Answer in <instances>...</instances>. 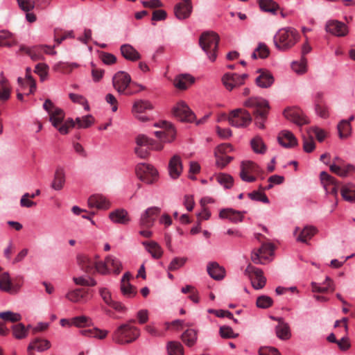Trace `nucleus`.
<instances>
[{
	"instance_id": "nucleus-8",
	"label": "nucleus",
	"mask_w": 355,
	"mask_h": 355,
	"mask_svg": "<svg viewBox=\"0 0 355 355\" xmlns=\"http://www.w3.org/2000/svg\"><path fill=\"white\" fill-rule=\"evenodd\" d=\"M78 264L85 272L94 275L98 272V266L100 264L98 256L91 257L86 254H79L77 257Z\"/></svg>"
},
{
	"instance_id": "nucleus-64",
	"label": "nucleus",
	"mask_w": 355,
	"mask_h": 355,
	"mask_svg": "<svg viewBox=\"0 0 355 355\" xmlns=\"http://www.w3.org/2000/svg\"><path fill=\"white\" fill-rule=\"evenodd\" d=\"M48 71L49 67L47 64L44 63H39L35 66L34 72L38 74L41 80L43 81L45 80L48 74Z\"/></svg>"
},
{
	"instance_id": "nucleus-48",
	"label": "nucleus",
	"mask_w": 355,
	"mask_h": 355,
	"mask_svg": "<svg viewBox=\"0 0 355 355\" xmlns=\"http://www.w3.org/2000/svg\"><path fill=\"white\" fill-rule=\"evenodd\" d=\"M168 355H184V347L178 341H170L167 344Z\"/></svg>"
},
{
	"instance_id": "nucleus-35",
	"label": "nucleus",
	"mask_w": 355,
	"mask_h": 355,
	"mask_svg": "<svg viewBox=\"0 0 355 355\" xmlns=\"http://www.w3.org/2000/svg\"><path fill=\"white\" fill-rule=\"evenodd\" d=\"M219 217L220 218H227L234 223H237L243 220V215L241 211L227 208L223 209L220 211Z\"/></svg>"
},
{
	"instance_id": "nucleus-17",
	"label": "nucleus",
	"mask_w": 355,
	"mask_h": 355,
	"mask_svg": "<svg viewBox=\"0 0 355 355\" xmlns=\"http://www.w3.org/2000/svg\"><path fill=\"white\" fill-rule=\"evenodd\" d=\"M19 51L21 53H24L28 55L33 60H40L41 58L42 51H44L47 54L54 55L56 53V51L53 50V47L46 45L35 46L31 49L25 46H21Z\"/></svg>"
},
{
	"instance_id": "nucleus-26",
	"label": "nucleus",
	"mask_w": 355,
	"mask_h": 355,
	"mask_svg": "<svg viewBox=\"0 0 355 355\" xmlns=\"http://www.w3.org/2000/svg\"><path fill=\"white\" fill-rule=\"evenodd\" d=\"M182 164L179 155H174L168 164V172L170 176L173 179H177L182 171Z\"/></svg>"
},
{
	"instance_id": "nucleus-5",
	"label": "nucleus",
	"mask_w": 355,
	"mask_h": 355,
	"mask_svg": "<svg viewBox=\"0 0 355 355\" xmlns=\"http://www.w3.org/2000/svg\"><path fill=\"white\" fill-rule=\"evenodd\" d=\"M50 121L52 125L63 135L67 134L69 129L73 128L75 125L73 119H69L63 123L64 119V112L60 108H55L53 112L49 114Z\"/></svg>"
},
{
	"instance_id": "nucleus-1",
	"label": "nucleus",
	"mask_w": 355,
	"mask_h": 355,
	"mask_svg": "<svg viewBox=\"0 0 355 355\" xmlns=\"http://www.w3.org/2000/svg\"><path fill=\"white\" fill-rule=\"evenodd\" d=\"M299 32L292 27L279 29L274 36L275 47L282 51H287L293 48L300 40Z\"/></svg>"
},
{
	"instance_id": "nucleus-30",
	"label": "nucleus",
	"mask_w": 355,
	"mask_h": 355,
	"mask_svg": "<svg viewBox=\"0 0 355 355\" xmlns=\"http://www.w3.org/2000/svg\"><path fill=\"white\" fill-rule=\"evenodd\" d=\"M88 205L89 207H96L99 209H107L110 207L109 201L101 195H93L88 199Z\"/></svg>"
},
{
	"instance_id": "nucleus-36",
	"label": "nucleus",
	"mask_w": 355,
	"mask_h": 355,
	"mask_svg": "<svg viewBox=\"0 0 355 355\" xmlns=\"http://www.w3.org/2000/svg\"><path fill=\"white\" fill-rule=\"evenodd\" d=\"M194 83V78L189 74H180L174 79L173 85L179 89H186Z\"/></svg>"
},
{
	"instance_id": "nucleus-50",
	"label": "nucleus",
	"mask_w": 355,
	"mask_h": 355,
	"mask_svg": "<svg viewBox=\"0 0 355 355\" xmlns=\"http://www.w3.org/2000/svg\"><path fill=\"white\" fill-rule=\"evenodd\" d=\"M269 53L270 51L268 46L265 44L260 43L252 53V58L257 59L259 58L264 59L269 55Z\"/></svg>"
},
{
	"instance_id": "nucleus-28",
	"label": "nucleus",
	"mask_w": 355,
	"mask_h": 355,
	"mask_svg": "<svg viewBox=\"0 0 355 355\" xmlns=\"http://www.w3.org/2000/svg\"><path fill=\"white\" fill-rule=\"evenodd\" d=\"M131 275L130 272H125L121 280V291L122 293L127 297H133L137 293V289L130 284Z\"/></svg>"
},
{
	"instance_id": "nucleus-6",
	"label": "nucleus",
	"mask_w": 355,
	"mask_h": 355,
	"mask_svg": "<svg viewBox=\"0 0 355 355\" xmlns=\"http://www.w3.org/2000/svg\"><path fill=\"white\" fill-rule=\"evenodd\" d=\"M252 121L250 112L244 109H236L232 110L228 116L229 123L236 128H244Z\"/></svg>"
},
{
	"instance_id": "nucleus-62",
	"label": "nucleus",
	"mask_w": 355,
	"mask_h": 355,
	"mask_svg": "<svg viewBox=\"0 0 355 355\" xmlns=\"http://www.w3.org/2000/svg\"><path fill=\"white\" fill-rule=\"evenodd\" d=\"M73 280L77 285L84 286H94L96 285V282L92 277L85 278L83 277H73Z\"/></svg>"
},
{
	"instance_id": "nucleus-39",
	"label": "nucleus",
	"mask_w": 355,
	"mask_h": 355,
	"mask_svg": "<svg viewBox=\"0 0 355 355\" xmlns=\"http://www.w3.org/2000/svg\"><path fill=\"white\" fill-rule=\"evenodd\" d=\"M181 340L189 347L194 346L198 340V331L193 329H188L183 332Z\"/></svg>"
},
{
	"instance_id": "nucleus-29",
	"label": "nucleus",
	"mask_w": 355,
	"mask_h": 355,
	"mask_svg": "<svg viewBox=\"0 0 355 355\" xmlns=\"http://www.w3.org/2000/svg\"><path fill=\"white\" fill-rule=\"evenodd\" d=\"M51 347V343L46 339L37 338L34 339L28 346V353L29 355H33V350L36 349L38 352H43Z\"/></svg>"
},
{
	"instance_id": "nucleus-49",
	"label": "nucleus",
	"mask_w": 355,
	"mask_h": 355,
	"mask_svg": "<svg viewBox=\"0 0 355 355\" xmlns=\"http://www.w3.org/2000/svg\"><path fill=\"white\" fill-rule=\"evenodd\" d=\"M351 125L348 121L343 120L338 125V130L340 139L347 138L351 134Z\"/></svg>"
},
{
	"instance_id": "nucleus-16",
	"label": "nucleus",
	"mask_w": 355,
	"mask_h": 355,
	"mask_svg": "<svg viewBox=\"0 0 355 355\" xmlns=\"http://www.w3.org/2000/svg\"><path fill=\"white\" fill-rule=\"evenodd\" d=\"M162 130L156 131L155 136L161 139L164 142H171L175 137V130L173 125L166 121H163L158 124Z\"/></svg>"
},
{
	"instance_id": "nucleus-21",
	"label": "nucleus",
	"mask_w": 355,
	"mask_h": 355,
	"mask_svg": "<svg viewBox=\"0 0 355 355\" xmlns=\"http://www.w3.org/2000/svg\"><path fill=\"white\" fill-rule=\"evenodd\" d=\"M192 4L191 0H182L174 7V13L179 19L188 18L192 12Z\"/></svg>"
},
{
	"instance_id": "nucleus-32",
	"label": "nucleus",
	"mask_w": 355,
	"mask_h": 355,
	"mask_svg": "<svg viewBox=\"0 0 355 355\" xmlns=\"http://www.w3.org/2000/svg\"><path fill=\"white\" fill-rule=\"evenodd\" d=\"M207 270L210 277L216 280H220L225 277V268L217 262L209 263Z\"/></svg>"
},
{
	"instance_id": "nucleus-23",
	"label": "nucleus",
	"mask_w": 355,
	"mask_h": 355,
	"mask_svg": "<svg viewBox=\"0 0 355 355\" xmlns=\"http://www.w3.org/2000/svg\"><path fill=\"white\" fill-rule=\"evenodd\" d=\"M279 144L284 148H293L297 145L295 135L289 130H282L277 137Z\"/></svg>"
},
{
	"instance_id": "nucleus-55",
	"label": "nucleus",
	"mask_w": 355,
	"mask_h": 355,
	"mask_svg": "<svg viewBox=\"0 0 355 355\" xmlns=\"http://www.w3.org/2000/svg\"><path fill=\"white\" fill-rule=\"evenodd\" d=\"M15 43V40L12 33L7 31H2L0 33V46H11Z\"/></svg>"
},
{
	"instance_id": "nucleus-34",
	"label": "nucleus",
	"mask_w": 355,
	"mask_h": 355,
	"mask_svg": "<svg viewBox=\"0 0 355 355\" xmlns=\"http://www.w3.org/2000/svg\"><path fill=\"white\" fill-rule=\"evenodd\" d=\"M137 146L151 147L152 149L156 150H161L163 149V144L157 143L153 139L148 138L146 136L141 135H139L136 139Z\"/></svg>"
},
{
	"instance_id": "nucleus-20",
	"label": "nucleus",
	"mask_w": 355,
	"mask_h": 355,
	"mask_svg": "<svg viewBox=\"0 0 355 355\" xmlns=\"http://www.w3.org/2000/svg\"><path fill=\"white\" fill-rule=\"evenodd\" d=\"M325 28L328 33L338 37H344L348 33L347 26L344 23L337 20L328 21Z\"/></svg>"
},
{
	"instance_id": "nucleus-53",
	"label": "nucleus",
	"mask_w": 355,
	"mask_h": 355,
	"mask_svg": "<svg viewBox=\"0 0 355 355\" xmlns=\"http://www.w3.org/2000/svg\"><path fill=\"white\" fill-rule=\"evenodd\" d=\"M216 179L217 182L225 189H230L233 185L234 179L229 174L219 173L216 175Z\"/></svg>"
},
{
	"instance_id": "nucleus-42",
	"label": "nucleus",
	"mask_w": 355,
	"mask_h": 355,
	"mask_svg": "<svg viewBox=\"0 0 355 355\" xmlns=\"http://www.w3.org/2000/svg\"><path fill=\"white\" fill-rule=\"evenodd\" d=\"M0 289L10 293H14L18 291V289L15 288L12 286L9 274L8 272L0 274Z\"/></svg>"
},
{
	"instance_id": "nucleus-57",
	"label": "nucleus",
	"mask_w": 355,
	"mask_h": 355,
	"mask_svg": "<svg viewBox=\"0 0 355 355\" xmlns=\"http://www.w3.org/2000/svg\"><path fill=\"white\" fill-rule=\"evenodd\" d=\"M292 69L297 73H304L306 71V59L302 57L300 61H294L291 64Z\"/></svg>"
},
{
	"instance_id": "nucleus-27",
	"label": "nucleus",
	"mask_w": 355,
	"mask_h": 355,
	"mask_svg": "<svg viewBox=\"0 0 355 355\" xmlns=\"http://www.w3.org/2000/svg\"><path fill=\"white\" fill-rule=\"evenodd\" d=\"M300 232L299 236L297 237V241L302 243H306L308 240H310L317 232L318 230L315 227L311 225H307L302 230L300 227H296L294 231V234Z\"/></svg>"
},
{
	"instance_id": "nucleus-37",
	"label": "nucleus",
	"mask_w": 355,
	"mask_h": 355,
	"mask_svg": "<svg viewBox=\"0 0 355 355\" xmlns=\"http://www.w3.org/2000/svg\"><path fill=\"white\" fill-rule=\"evenodd\" d=\"M121 55L126 59L130 61H136L140 59L141 55L131 45L125 44L121 46Z\"/></svg>"
},
{
	"instance_id": "nucleus-19",
	"label": "nucleus",
	"mask_w": 355,
	"mask_h": 355,
	"mask_svg": "<svg viewBox=\"0 0 355 355\" xmlns=\"http://www.w3.org/2000/svg\"><path fill=\"white\" fill-rule=\"evenodd\" d=\"M320 179L326 191L328 193L337 196L338 192V184L336 179L329 175L325 171L321 172Z\"/></svg>"
},
{
	"instance_id": "nucleus-63",
	"label": "nucleus",
	"mask_w": 355,
	"mask_h": 355,
	"mask_svg": "<svg viewBox=\"0 0 355 355\" xmlns=\"http://www.w3.org/2000/svg\"><path fill=\"white\" fill-rule=\"evenodd\" d=\"M73 37V31H62V30L55 31V41L60 44L63 40L68 37Z\"/></svg>"
},
{
	"instance_id": "nucleus-46",
	"label": "nucleus",
	"mask_w": 355,
	"mask_h": 355,
	"mask_svg": "<svg viewBox=\"0 0 355 355\" xmlns=\"http://www.w3.org/2000/svg\"><path fill=\"white\" fill-rule=\"evenodd\" d=\"M87 291L83 289H75L69 291L66 297L73 302H80L84 300L86 297Z\"/></svg>"
},
{
	"instance_id": "nucleus-4",
	"label": "nucleus",
	"mask_w": 355,
	"mask_h": 355,
	"mask_svg": "<svg viewBox=\"0 0 355 355\" xmlns=\"http://www.w3.org/2000/svg\"><path fill=\"white\" fill-rule=\"evenodd\" d=\"M219 40L218 35L214 32H205L200 37V46L211 62L216 59Z\"/></svg>"
},
{
	"instance_id": "nucleus-31",
	"label": "nucleus",
	"mask_w": 355,
	"mask_h": 355,
	"mask_svg": "<svg viewBox=\"0 0 355 355\" xmlns=\"http://www.w3.org/2000/svg\"><path fill=\"white\" fill-rule=\"evenodd\" d=\"M260 74L256 78V84L261 88L270 87L274 83L272 75L268 71L259 70Z\"/></svg>"
},
{
	"instance_id": "nucleus-58",
	"label": "nucleus",
	"mask_w": 355,
	"mask_h": 355,
	"mask_svg": "<svg viewBox=\"0 0 355 355\" xmlns=\"http://www.w3.org/2000/svg\"><path fill=\"white\" fill-rule=\"evenodd\" d=\"M256 304L260 309H268L273 304L272 299L267 295H261L257 297Z\"/></svg>"
},
{
	"instance_id": "nucleus-9",
	"label": "nucleus",
	"mask_w": 355,
	"mask_h": 355,
	"mask_svg": "<svg viewBox=\"0 0 355 355\" xmlns=\"http://www.w3.org/2000/svg\"><path fill=\"white\" fill-rule=\"evenodd\" d=\"M135 172L137 178L147 184H153L158 175L157 171L152 166L143 163L137 165Z\"/></svg>"
},
{
	"instance_id": "nucleus-22",
	"label": "nucleus",
	"mask_w": 355,
	"mask_h": 355,
	"mask_svg": "<svg viewBox=\"0 0 355 355\" xmlns=\"http://www.w3.org/2000/svg\"><path fill=\"white\" fill-rule=\"evenodd\" d=\"M153 106L149 101L137 100L133 104L132 112L139 120L146 121L148 120V117L146 116H141L140 114L144 113L146 110H151Z\"/></svg>"
},
{
	"instance_id": "nucleus-41",
	"label": "nucleus",
	"mask_w": 355,
	"mask_h": 355,
	"mask_svg": "<svg viewBox=\"0 0 355 355\" xmlns=\"http://www.w3.org/2000/svg\"><path fill=\"white\" fill-rule=\"evenodd\" d=\"M30 328H31V325H28L27 327H26L24 324L20 322L16 324H13L11 327L12 334L16 339H24L27 337L28 334V329Z\"/></svg>"
},
{
	"instance_id": "nucleus-61",
	"label": "nucleus",
	"mask_w": 355,
	"mask_h": 355,
	"mask_svg": "<svg viewBox=\"0 0 355 355\" xmlns=\"http://www.w3.org/2000/svg\"><path fill=\"white\" fill-rule=\"evenodd\" d=\"M78 127L80 128H87L94 122V119L92 115H87L82 118H76V119Z\"/></svg>"
},
{
	"instance_id": "nucleus-12",
	"label": "nucleus",
	"mask_w": 355,
	"mask_h": 355,
	"mask_svg": "<svg viewBox=\"0 0 355 355\" xmlns=\"http://www.w3.org/2000/svg\"><path fill=\"white\" fill-rule=\"evenodd\" d=\"M245 272L250 279L252 286L254 289H261L265 286L266 279L261 269L255 268L252 265H248Z\"/></svg>"
},
{
	"instance_id": "nucleus-47",
	"label": "nucleus",
	"mask_w": 355,
	"mask_h": 355,
	"mask_svg": "<svg viewBox=\"0 0 355 355\" xmlns=\"http://www.w3.org/2000/svg\"><path fill=\"white\" fill-rule=\"evenodd\" d=\"M251 146L256 153L263 154L266 151V146L263 139L259 135L251 140Z\"/></svg>"
},
{
	"instance_id": "nucleus-45",
	"label": "nucleus",
	"mask_w": 355,
	"mask_h": 355,
	"mask_svg": "<svg viewBox=\"0 0 355 355\" xmlns=\"http://www.w3.org/2000/svg\"><path fill=\"white\" fill-rule=\"evenodd\" d=\"M303 149L306 153H311L315 148L313 136L311 130H307L306 135H302Z\"/></svg>"
},
{
	"instance_id": "nucleus-52",
	"label": "nucleus",
	"mask_w": 355,
	"mask_h": 355,
	"mask_svg": "<svg viewBox=\"0 0 355 355\" xmlns=\"http://www.w3.org/2000/svg\"><path fill=\"white\" fill-rule=\"evenodd\" d=\"M10 96V87L5 78L0 80V100L7 101Z\"/></svg>"
},
{
	"instance_id": "nucleus-56",
	"label": "nucleus",
	"mask_w": 355,
	"mask_h": 355,
	"mask_svg": "<svg viewBox=\"0 0 355 355\" xmlns=\"http://www.w3.org/2000/svg\"><path fill=\"white\" fill-rule=\"evenodd\" d=\"M260 8L266 12H275L278 9V5L272 0H259Z\"/></svg>"
},
{
	"instance_id": "nucleus-43",
	"label": "nucleus",
	"mask_w": 355,
	"mask_h": 355,
	"mask_svg": "<svg viewBox=\"0 0 355 355\" xmlns=\"http://www.w3.org/2000/svg\"><path fill=\"white\" fill-rule=\"evenodd\" d=\"M142 244L154 259H159L163 254L161 246L155 241H144Z\"/></svg>"
},
{
	"instance_id": "nucleus-59",
	"label": "nucleus",
	"mask_w": 355,
	"mask_h": 355,
	"mask_svg": "<svg viewBox=\"0 0 355 355\" xmlns=\"http://www.w3.org/2000/svg\"><path fill=\"white\" fill-rule=\"evenodd\" d=\"M187 261L186 257H175L168 266V270L175 271L182 267Z\"/></svg>"
},
{
	"instance_id": "nucleus-13",
	"label": "nucleus",
	"mask_w": 355,
	"mask_h": 355,
	"mask_svg": "<svg viewBox=\"0 0 355 355\" xmlns=\"http://www.w3.org/2000/svg\"><path fill=\"white\" fill-rule=\"evenodd\" d=\"M174 116L181 121L192 122L196 116L189 106L183 101L176 104L173 109Z\"/></svg>"
},
{
	"instance_id": "nucleus-18",
	"label": "nucleus",
	"mask_w": 355,
	"mask_h": 355,
	"mask_svg": "<svg viewBox=\"0 0 355 355\" xmlns=\"http://www.w3.org/2000/svg\"><path fill=\"white\" fill-rule=\"evenodd\" d=\"M330 171L340 176L346 177L347 175L354 170V167L352 164L345 165L343 161L340 157H335L333 163L329 166Z\"/></svg>"
},
{
	"instance_id": "nucleus-51",
	"label": "nucleus",
	"mask_w": 355,
	"mask_h": 355,
	"mask_svg": "<svg viewBox=\"0 0 355 355\" xmlns=\"http://www.w3.org/2000/svg\"><path fill=\"white\" fill-rule=\"evenodd\" d=\"M340 193L343 199L350 202H355V189L352 186H343L341 189Z\"/></svg>"
},
{
	"instance_id": "nucleus-7",
	"label": "nucleus",
	"mask_w": 355,
	"mask_h": 355,
	"mask_svg": "<svg viewBox=\"0 0 355 355\" xmlns=\"http://www.w3.org/2000/svg\"><path fill=\"white\" fill-rule=\"evenodd\" d=\"M130 83V76L124 71L117 72L112 78L113 87L120 94L132 95L137 92H133L128 89Z\"/></svg>"
},
{
	"instance_id": "nucleus-11",
	"label": "nucleus",
	"mask_w": 355,
	"mask_h": 355,
	"mask_svg": "<svg viewBox=\"0 0 355 355\" xmlns=\"http://www.w3.org/2000/svg\"><path fill=\"white\" fill-rule=\"evenodd\" d=\"M121 263L115 257L108 255L105 257V261H101L98 266V272L102 275L107 274L110 270L119 274L121 270Z\"/></svg>"
},
{
	"instance_id": "nucleus-24",
	"label": "nucleus",
	"mask_w": 355,
	"mask_h": 355,
	"mask_svg": "<svg viewBox=\"0 0 355 355\" xmlns=\"http://www.w3.org/2000/svg\"><path fill=\"white\" fill-rule=\"evenodd\" d=\"M273 320L278 322L275 327V333L277 336L283 340H288L291 337V332L289 324L284 322L282 318H272Z\"/></svg>"
},
{
	"instance_id": "nucleus-38",
	"label": "nucleus",
	"mask_w": 355,
	"mask_h": 355,
	"mask_svg": "<svg viewBox=\"0 0 355 355\" xmlns=\"http://www.w3.org/2000/svg\"><path fill=\"white\" fill-rule=\"evenodd\" d=\"M237 78H239V74L237 73H225L222 78L223 83L225 88L231 91L234 88L241 86L240 81Z\"/></svg>"
},
{
	"instance_id": "nucleus-2",
	"label": "nucleus",
	"mask_w": 355,
	"mask_h": 355,
	"mask_svg": "<svg viewBox=\"0 0 355 355\" xmlns=\"http://www.w3.org/2000/svg\"><path fill=\"white\" fill-rule=\"evenodd\" d=\"M243 105L253 110L255 123L261 129L264 128V121L267 118L269 105L266 100L261 97H251L247 99Z\"/></svg>"
},
{
	"instance_id": "nucleus-33",
	"label": "nucleus",
	"mask_w": 355,
	"mask_h": 355,
	"mask_svg": "<svg viewBox=\"0 0 355 355\" xmlns=\"http://www.w3.org/2000/svg\"><path fill=\"white\" fill-rule=\"evenodd\" d=\"M65 183V173L62 167H57L51 183V188L56 191L61 190Z\"/></svg>"
},
{
	"instance_id": "nucleus-40",
	"label": "nucleus",
	"mask_w": 355,
	"mask_h": 355,
	"mask_svg": "<svg viewBox=\"0 0 355 355\" xmlns=\"http://www.w3.org/2000/svg\"><path fill=\"white\" fill-rule=\"evenodd\" d=\"M110 220L116 223L125 225L130 221L128 214L125 209H117L110 213Z\"/></svg>"
},
{
	"instance_id": "nucleus-15",
	"label": "nucleus",
	"mask_w": 355,
	"mask_h": 355,
	"mask_svg": "<svg viewBox=\"0 0 355 355\" xmlns=\"http://www.w3.org/2000/svg\"><path fill=\"white\" fill-rule=\"evenodd\" d=\"M285 118L298 126H302L309 123V119L299 108H286L284 111Z\"/></svg>"
},
{
	"instance_id": "nucleus-10",
	"label": "nucleus",
	"mask_w": 355,
	"mask_h": 355,
	"mask_svg": "<svg viewBox=\"0 0 355 355\" xmlns=\"http://www.w3.org/2000/svg\"><path fill=\"white\" fill-rule=\"evenodd\" d=\"M260 172L259 167L250 161L242 162L239 176L241 179L247 182H253L256 180V175Z\"/></svg>"
},
{
	"instance_id": "nucleus-25",
	"label": "nucleus",
	"mask_w": 355,
	"mask_h": 355,
	"mask_svg": "<svg viewBox=\"0 0 355 355\" xmlns=\"http://www.w3.org/2000/svg\"><path fill=\"white\" fill-rule=\"evenodd\" d=\"M99 293L103 300L108 306H111L117 311L123 312L125 311V306L119 302L114 301L112 299L111 293L106 288H101Z\"/></svg>"
},
{
	"instance_id": "nucleus-60",
	"label": "nucleus",
	"mask_w": 355,
	"mask_h": 355,
	"mask_svg": "<svg viewBox=\"0 0 355 355\" xmlns=\"http://www.w3.org/2000/svg\"><path fill=\"white\" fill-rule=\"evenodd\" d=\"M91 319L85 315L74 317L71 319V324L77 327H84L89 325Z\"/></svg>"
},
{
	"instance_id": "nucleus-44",
	"label": "nucleus",
	"mask_w": 355,
	"mask_h": 355,
	"mask_svg": "<svg viewBox=\"0 0 355 355\" xmlns=\"http://www.w3.org/2000/svg\"><path fill=\"white\" fill-rule=\"evenodd\" d=\"M80 334L85 336L93 337L100 340L105 338L108 334V331L98 328L80 330Z\"/></svg>"
},
{
	"instance_id": "nucleus-14",
	"label": "nucleus",
	"mask_w": 355,
	"mask_h": 355,
	"mask_svg": "<svg viewBox=\"0 0 355 355\" xmlns=\"http://www.w3.org/2000/svg\"><path fill=\"white\" fill-rule=\"evenodd\" d=\"M274 250L275 246L272 243H263L261 248L252 252V261L256 264H263L262 259H267L268 255L272 254Z\"/></svg>"
},
{
	"instance_id": "nucleus-54",
	"label": "nucleus",
	"mask_w": 355,
	"mask_h": 355,
	"mask_svg": "<svg viewBox=\"0 0 355 355\" xmlns=\"http://www.w3.org/2000/svg\"><path fill=\"white\" fill-rule=\"evenodd\" d=\"M21 315L10 311L0 312V319L7 322H17L21 320Z\"/></svg>"
},
{
	"instance_id": "nucleus-3",
	"label": "nucleus",
	"mask_w": 355,
	"mask_h": 355,
	"mask_svg": "<svg viewBox=\"0 0 355 355\" xmlns=\"http://www.w3.org/2000/svg\"><path fill=\"white\" fill-rule=\"evenodd\" d=\"M140 335V330L130 323L121 324L112 334V340L119 345L134 342Z\"/></svg>"
}]
</instances>
